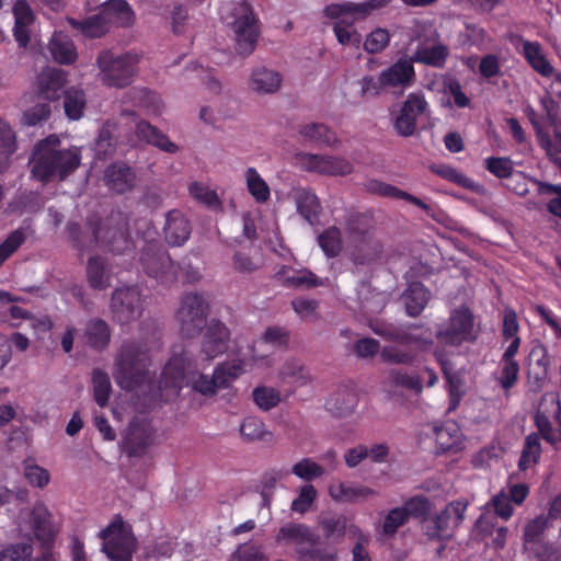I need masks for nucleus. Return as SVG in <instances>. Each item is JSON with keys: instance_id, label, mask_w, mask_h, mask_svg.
Returning <instances> with one entry per match:
<instances>
[{"instance_id": "f257e3e1", "label": "nucleus", "mask_w": 561, "mask_h": 561, "mask_svg": "<svg viewBox=\"0 0 561 561\" xmlns=\"http://www.w3.org/2000/svg\"><path fill=\"white\" fill-rule=\"evenodd\" d=\"M60 144L58 137L49 136L38 141L32 157V174L48 183L54 179L65 181L81 163V152L78 148L57 149Z\"/></svg>"}, {"instance_id": "f03ea898", "label": "nucleus", "mask_w": 561, "mask_h": 561, "mask_svg": "<svg viewBox=\"0 0 561 561\" xmlns=\"http://www.w3.org/2000/svg\"><path fill=\"white\" fill-rule=\"evenodd\" d=\"M152 359L146 343L129 340L122 343L114 363V379L126 390L134 391L151 382L156 375L151 371Z\"/></svg>"}, {"instance_id": "7ed1b4c3", "label": "nucleus", "mask_w": 561, "mask_h": 561, "mask_svg": "<svg viewBox=\"0 0 561 561\" xmlns=\"http://www.w3.org/2000/svg\"><path fill=\"white\" fill-rule=\"evenodd\" d=\"M390 2L391 0H367L362 3L351 1L331 3L323 9V13L330 19H340L334 23L333 31L341 45L358 46L360 35L353 28V24L356 21L365 20L374 11L387 7Z\"/></svg>"}, {"instance_id": "20e7f679", "label": "nucleus", "mask_w": 561, "mask_h": 561, "mask_svg": "<svg viewBox=\"0 0 561 561\" xmlns=\"http://www.w3.org/2000/svg\"><path fill=\"white\" fill-rule=\"evenodd\" d=\"M279 545H295L298 561H335L336 553L318 548L320 537L304 523L283 525L275 537Z\"/></svg>"}, {"instance_id": "39448f33", "label": "nucleus", "mask_w": 561, "mask_h": 561, "mask_svg": "<svg viewBox=\"0 0 561 561\" xmlns=\"http://www.w3.org/2000/svg\"><path fill=\"white\" fill-rule=\"evenodd\" d=\"M138 64L139 56L130 51L115 54L104 49L96 57L100 80L106 87L116 89L126 88L133 82Z\"/></svg>"}, {"instance_id": "423d86ee", "label": "nucleus", "mask_w": 561, "mask_h": 561, "mask_svg": "<svg viewBox=\"0 0 561 561\" xmlns=\"http://www.w3.org/2000/svg\"><path fill=\"white\" fill-rule=\"evenodd\" d=\"M231 27L236 37V50L243 57L250 56L256 47L261 30L260 20L248 2L237 3L231 12Z\"/></svg>"}, {"instance_id": "0eeeda50", "label": "nucleus", "mask_w": 561, "mask_h": 561, "mask_svg": "<svg viewBox=\"0 0 561 561\" xmlns=\"http://www.w3.org/2000/svg\"><path fill=\"white\" fill-rule=\"evenodd\" d=\"M103 539V551L111 561H131L136 538L131 526L124 522L121 515L100 533Z\"/></svg>"}, {"instance_id": "6e6552de", "label": "nucleus", "mask_w": 561, "mask_h": 561, "mask_svg": "<svg viewBox=\"0 0 561 561\" xmlns=\"http://www.w3.org/2000/svg\"><path fill=\"white\" fill-rule=\"evenodd\" d=\"M144 272L161 285L169 286L178 278V267L159 240L146 241L140 253Z\"/></svg>"}, {"instance_id": "1a4fd4ad", "label": "nucleus", "mask_w": 561, "mask_h": 561, "mask_svg": "<svg viewBox=\"0 0 561 561\" xmlns=\"http://www.w3.org/2000/svg\"><path fill=\"white\" fill-rule=\"evenodd\" d=\"M209 302L199 293L183 295L176 311L180 333L185 339L197 336L207 324Z\"/></svg>"}, {"instance_id": "9d476101", "label": "nucleus", "mask_w": 561, "mask_h": 561, "mask_svg": "<svg viewBox=\"0 0 561 561\" xmlns=\"http://www.w3.org/2000/svg\"><path fill=\"white\" fill-rule=\"evenodd\" d=\"M468 501L460 499L449 502L444 510L425 519L424 533L431 540H447L463 522Z\"/></svg>"}, {"instance_id": "9b49d317", "label": "nucleus", "mask_w": 561, "mask_h": 561, "mask_svg": "<svg viewBox=\"0 0 561 561\" xmlns=\"http://www.w3.org/2000/svg\"><path fill=\"white\" fill-rule=\"evenodd\" d=\"M534 423L542 439L553 447L561 445V399L558 393L543 396Z\"/></svg>"}, {"instance_id": "f8f14e48", "label": "nucleus", "mask_w": 561, "mask_h": 561, "mask_svg": "<svg viewBox=\"0 0 561 561\" xmlns=\"http://www.w3.org/2000/svg\"><path fill=\"white\" fill-rule=\"evenodd\" d=\"M156 430L150 421L146 419L134 417L126 428L122 439L121 447L123 453L129 458H141L148 449L154 444Z\"/></svg>"}, {"instance_id": "ddd939ff", "label": "nucleus", "mask_w": 561, "mask_h": 561, "mask_svg": "<svg viewBox=\"0 0 561 561\" xmlns=\"http://www.w3.org/2000/svg\"><path fill=\"white\" fill-rule=\"evenodd\" d=\"M113 320L119 324H127L142 313L141 291L138 286H123L116 288L111 298Z\"/></svg>"}, {"instance_id": "4468645a", "label": "nucleus", "mask_w": 561, "mask_h": 561, "mask_svg": "<svg viewBox=\"0 0 561 561\" xmlns=\"http://www.w3.org/2000/svg\"><path fill=\"white\" fill-rule=\"evenodd\" d=\"M428 103L421 93H410L401 104L397 114H392V126L401 137H411L415 134L417 118L423 115Z\"/></svg>"}, {"instance_id": "2eb2a0df", "label": "nucleus", "mask_w": 561, "mask_h": 561, "mask_svg": "<svg viewBox=\"0 0 561 561\" xmlns=\"http://www.w3.org/2000/svg\"><path fill=\"white\" fill-rule=\"evenodd\" d=\"M473 325L471 311L468 308H459L451 313L446 328L437 331L436 336L446 344L458 346L476 340Z\"/></svg>"}, {"instance_id": "dca6fc26", "label": "nucleus", "mask_w": 561, "mask_h": 561, "mask_svg": "<svg viewBox=\"0 0 561 561\" xmlns=\"http://www.w3.org/2000/svg\"><path fill=\"white\" fill-rule=\"evenodd\" d=\"M296 161L300 169L322 175H347L353 171V164L341 157L298 153Z\"/></svg>"}, {"instance_id": "f3484780", "label": "nucleus", "mask_w": 561, "mask_h": 561, "mask_svg": "<svg viewBox=\"0 0 561 561\" xmlns=\"http://www.w3.org/2000/svg\"><path fill=\"white\" fill-rule=\"evenodd\" d=\"M204 329L201 353L204 355V359L213 360L227 352L230 342V330L218 319H211Z\"/></svg>"}, {"instance_id": "a211bd4d", "label": "nucleus", "mask_w": 561, "mask_h": 561, "mask_svg": "<svg viewBox=\"0 0 561 561\" xmlns=\"http://www.w3.org/2000/svg\"><path fill=\"white\" fill-rule=\"evenodd\" d=\"M93 236L99 244L114 254H125L131 252L135 248L124 225L113 228H95L93 229Z\"/></svg>"}, {"instance_id": "6ab92c4d", "label": "nucleus", "mask_w": 561, "mask_h": 561, "mask_svg": "<svg viewBox=\"0 0 561 561\" xmlns=\"http://www.w3.org/2000/svg\"><path fill=\"white\" fill-rule=\"evenodd\" d=\"M417 329L419 327L416 325H411L408 329L398 328L391 324H380L373 327V331L376 334L398 344H416L420 348H424L431 345L433 343L432 334H416L414 331Z\"/></svg>"}, {"instance_id": "aec40b11", "label": "nucleus", "mask_w": 561, "mask_h": 561, "mask_svg": "<svg viewBox=\"0 0 561 561\" xmlns=\"http://www.w3.org/2000/svg\"><path fill=\"white\" fill-rule=\"evenodd\" d=\"M104 183L110 191L116 194H125L134 188L136 173L127 163L116 161L105 169Z\"/></svg>"}, {"instance_id": "412c9836", "label": "nucleus", "mask_w": 561, "mask_h": 561, "mask_svg": "<svg viewBox=\"0 0 561 561\" xmlns=\"http://www.w3.org/2000/svg\"><path fill=\"white\" fill-rule=\"evenodd\" d=\"M192 227L188 219L178 209L168 211L163 233L171 247H182L191 237Z\"/></svg>"}, {"instance_id": "4be33fe9", "label": "nucleus", "mask_w": 561, "mask_h": 561, "mask_svg": "<svg viewBox=\"0 0 561 561\" xmlns=\"http://www.w3.org/2000/svg\"><path fill=\"white\" fill-rule=\"evenodd\" d=\"M343 226L350 240L374 237L375 217L369 210L348 209L345 213Z\"/></svg>"}, {"instance_id": "5701e85b", "label": "nucleus", "mask_w": 561, "mask_h": 561, "mask_svg": "<svg viewBox=\"0 0 561 561\" xmlns=\"http://www.w3.org/2000/svg\"><path fill=\"white\" fill-rule=\"evenodd\" d=\"M380 73L387 88H407L415 80L412 59L400 58Z\"/></svg>"}, {"instance_id": "b1692460", "label": "nucleus", "mask_w": 561, "mask_h": 561, "mask_svg": "<svg viewBox=\"0 0 561 561\" xmlns=\"http://www.w3.org/2000/svg\"><path fill=\"white\" fill-rule=\"evenodd\" d=\"M100 12L108 27H129L135 22V12L126 0H107L101 4Z\"/></svg>"}, {"instance_id": "393cba45", "label": "nucleus", "mask_w": 561, "mask_h": 561, "mask_svg": "<svg viewBox=\"0 0 561 561\" xmlns=\"http://www.w3.org/2000/svg\"><path fill=\"white\" fill-rule=\"evenodd\" d=\"M188 362L185 353L173 355L164 365L159 380V390L172 388L179 391L185 378Z\"/></svg>"}, {"instance_id": "a878e982", "label": "nucleus", "mask_w": 561, "mask_h": 561, "mask_svg": "<svg viewBox=\"0 0 561 561\" xmlns=\"http://www.w3.org/2000/svg\"><path fill=\"white\" fill-rule=\"evenodd\" d=\"M348 259L355 265H369L380 257L382 252L381 243L374 237L351 240Z\"/></svg>"}, {"instance_id": "bb28decb", "label": "nucleus", "mask_w": 561, "mask_h": 561, "mask_svg": "<svg viewBox=\"0 0 561 561\" xmlns=\"http://www.w3.org/2000/svg\"><path fill=\"white\" fill-rule=\"evenodd\" d=\"M364 188L367 193L373 194V195L387 197V198H393V199H403L410 204H413V205L420 207L421 209H423L425 211H427L430 209V206L425 202H423L421 198H419L405 191H402L392 184L382 182L380 180L369 179L368 181H366L364 183Z\"/></svg>"}, {"instance_id": "cd10ccee", "label": "nucleus", "mask_w": 561, "mask_h": 561, "mask_svg": "<svg viewBox=\"0 0 561 561\" xmlns=\"http://www.w3.org/2000/svg\"><path fill=\"white\" fill-rule=\"evenodd\" d=\"M67 75L64 70L48 68L38 75V89L41 95L49 101H56L65 92Z\"/></svg>"}, {"instance_id": "c85d7f7f", "label": "nucleus", "mask_w": 561, "mask_h": 561, "mask_svg": "<svg viewBox=\"0 0 561 561\" xmlns=\"http://www.w3.org/2000/svg\"><path fill=\"white\" fill-rule=\"evenodd\" d=\"M31 524L34 535L43 546L51 545L55 540V531L51 514L43 503L34 505L31 512Z\"/></svg>"}, {"instance_id": "c756f323", "label": "nucleus", "mask_w": 561, "mask_h": 561, "mask_svg": "<svg viewBox=\"0 0 561 561\" xmlns=\"http://www.w3.org/2000/svg\"><path fill=\"white\" fill-rule=\"evenodd\" d=\"M294 199L298 214L310 225L319 221L322 206L319 197L311 188L300 187L295 191Z\"/></svg>"}, {"instance_id": "7c9ffc66", "label": "nucleus", "mask_w": 561, "mask_h": 561, "mask_svg": "<svg viewBox=\"0 0 561 561\" xmlns=\"http://www.w3.org/2000/svg\"><path fill=\"white\" fill-rule=\"evenodd\" d=\"M347 522H350V519L346 515L335 512H328L322 513L319 516L318 524L325 540L340 543L343 541L346 535Z\"/></svg>"}, {"instance_id": "2f4dec72", "label": "nucleus", "mask_w": 561, "mask_h": 561, "mask_svg": "<svg viewBox=\"0 0 561 561\" xmlns=\"http://www.w3.org/2000/svg\"><path fill=\"white\" fill-rule=\"evenodd\" d=\"M329 494L339 503H356L377 495V492L362 484L337 482L329 486Z\"/></svg>"}, {"instance_id": "473e14b6", "label": "nucleus", "mask_w": 561, "mask_h": 561, "mask_svg": "<svg viewBox=\"0 0 561 561\" xmlns=\"http://www.w3.org/2000/svg\"><path fill=\"white\" fill-rule=\"evenodd\" d=\"M522 54L528 65L540 76L550 78L553 75L554 68L543 55L541 45L538 42H530L526 39L522 42Z\"/></svg>"}, {"instance_id": "72a5a7b5", "label": "nucleus", "mask_w": 561, "mask_h": 561, "mask_svg": "<svg viewBox=\"0 0 561 561\" xmlns=\"http://www.w3.org/2000/svg\"><path fill=\"white\" fill-rule=\"evenodd\" d=\"M282 84L279 72L267 69L266 67L255 68L250 77L249 85L257 93H275Z\"/></svg>"}, {"instance_id": "f704fd0d", "label": "nucleus", "mask_w": 561, "mask_h": 561, "mask_svg": "<svg viewBox=\"0 0 561 561\" xmlns=\"http://www.w3.org/2000/svg\"><path fill=\"white\" fill-rule=\"evenodd\" d=\"M135 133L139 139L145 140L165 152L175 153L178 151V146L172 142L167 135L161 133L147 121H139L136 125Z\"/></svg>"}, {"instance_id": "c9c22d12", "label": "nucleus", "mask_w": 561, "mask_h": 561, "mask_svg": "<svg viewBox=\"0 0 561 561\" xmlns=\"http://www.w3.org/2000/svg\"><path fill=\"white\" fill-rule=\"evenodd\" d=\"M276 278L288 288H313L322 285L319 277L310 271L294 272L287 266H283L277 273Z\"/></svg>"}, {"instance_id": "e433bc0d", "label": "nucleus", "mask_w": 561, "mask_h": 561, "mask_svg": "<svg viewBox=\"0 0 561 561\" xmlns=\"http://www.w3.org/2000/svg\"><path fill=\"white\" fill-rule=\"evenodd\" d=\"M84 339L87 344L94 350L106 348L111 342L108 323L100 318L91 319L84 328Z\"/></svg>"}, {"instance_id": "4c0bfd02", "label": "nucleus", "mask_w": 561, "mask_h": 561, "mask_svg": "<svg viewBox=\"0 0 561 561\" xmlns=\"http://www.w3.org/2000/svg\"><path fill=\"white\" fill-rule=\"evenodd\" d=\"M67 22L73 30L79 31L88 38H100L110 31V27L100 11L83 20L68 18Z\"/></svg>"}, {"instance_id": "58836bf2", "label": "nucleus", "mask_w": 561, "mask_h": 561, "mask_svg": "<svg viewBox=\"0 0 561 561\" xmlns=\"http://www.w3.org/2000/svg\"><path fill=\"white\" fill-rule=\"evenodd\" d=\"M298 134L307 141L319 145L333 146L337 142V136L323 123H308L297 126Z\"/></svg>"}, {"instance_id": "ea45409f", "label": "nucleus", "mask_w": 561, "mask_h": 561, "mask_svg": "<svg viewBox=\"0 0 561 561\" xmlns=\"http://www.w3.org/2000/svg\"><path fill=\"white\" fill-rule=\"evenodd\" d=\"M430 297V290L421 282L411 283L404 293L407 313L411 317H417L421 314L426 307Z\"/></svg>"}, {"instance_id": "a19ab883", "label": "nucleus", "mask_w": 561, "mask_h": 561, "mask_svg": "<svg viewBox=\"0 0 561 561\" xmlns=\"http://www.w3.org/2000/svg\"><path fill=\"white\" fill-rule=\"evenodd\" d=\"M448 56V46L436 44L416 49L411 59L413 62L442 69L445 67Z\"/></svg>"}, {"instance_id": "79ce46f5", "label": "nucleus", "mask_w": 561, "mask_h": 561, "mask_svg": "<svg viewBox=\"0 0 561 561\" xmlns=\"http://www.w3.org/2000/svg\"><path fill=\"white\" fill-rule=\"evenodd\" d=\"M539 433H530L525 437L520 457L518 460V470L526 471L536 466L541 458L542 448Z\"/></svg>"}, {"instance_id": "37998d69", "label": "nucleus", "mask_w": 561, "mask_h": 561, "mask_svg": "<svg viewBox=\"0 0 561 561\" xmlns=\"http://www.w3.org/2000/svg\"><path fill=\"white\" fill-rule=\"evenodd\" d=\"M49 51L54 60L60 65H71L77 59L76 46L68 37L61 34H54L49 45Z\"/></svg>"}, {"instance_id": "c03bdc74", "label": "nucleus", "mask_w": 561, "mask_h": 561, "mask_svg": "<svg viewBox=\"0 0 561 561\" xmlns=\"http://www.w3.org/2000/svg\"><path fill=\"white\" fill-rule=\"evenodd\" d=\"M550 360L545 348H533L529 353L528 378L534 379L537 387H541L547 379Z\"/></svg>"}, {"instance_id": "a18cd8bd", "label": "nucleus", "mask_w": 561, "mask_h": 561, "mask_svg": "<svg viewBox=\"0 0 561 561\" xmlns=\"http://www.w3.org/2000/svg\"><path fill=\"white\" fill-rule=\"evenodd\" d=\"M135 106L144 108L149 114H161L160 96L147 88H133L127 92Z\"/></svg>"}, {"instance_id": "49530a36", "label": "nucleus", "mask_w": 561, "mask_h": 561, "mask_svg": "<svg viewBox=\"0 0 561 561\" xmlns=\"http://www.w3.org/2000/svg\"><path fill=\"white\" fill-rule=\"evenodd\" d=\"M318 245L329 259L337 257L343 249L342 231L335 226L324 229L317 238Z\"/></svg>"}, {"instance_id": "de8ad7c7", "label": "nucleus", "mask_w": 561, "mask_h": 561, "mask_svg": "<svg viewBox=\"0 0 561 561\" xmlns=\"http://www.w3.org/2000/svg\"><path fill=\"white\" fill-rule=\"evenodd\" d=\"M244 373V362L242 359L226 360L218 364L214 374L220 389H227Z\"/></svg>"}, {"instance_id": "09e8293b", "label": "nucleus", "mask_w": 561, "mask_h": 561, "mask_svg": "<svg viewBox=\"0 0 561 561\" xmlns=\"http://www.w3.org/2000/svg\"><path fill=\"white\" fill-rule=\"evenodd\" d=\"M240 434L244 440L271 442L273 433L266 430L264 422L256 416H247L240 425Z\"/></svg>"}, {"instance_id": "8fccbe9b", "label": "nucleus", "mask_w": 561, "mask_h": 561, "mask_svg": "<svg viewBox=\"0 0 561 561\" xmlns=\"http://www.w3.org/2000/svg\"><path fill=\"white\" fill-rule=\"evenodd\" d=\"M89 286L96 290H103L110 286V276L106 274L105 262L99 256H91L87 265Z\"/></svg>"}, {"instance_id": "3c124183", "label": "nucleus", "mask_w": 561, "mask_h": 561, "mask_svg": "<svg viewBox=\"0 0 561 561\" xmlns=\"http://www.w3.org/2000/svg\"><path fill=\"white\" fill-rule=\"evenodd\" d=\"M460 430L456 423H446L435 427V440L439 453L458 449Z\"/></svg>"}, {"instance_id": "603ef678", "label": "nucleus", "mask_w": 561, "mask_h": 561, "mask_svg": "<svg viewBox=\"0 0 561 561\" xmlns=\"http://www.w3.org/2000/svg\"><path fill=\"white\" fill-rule=\"evenodd\" d=\"M247 188L256 203L263 204L270 199L271 190L255 168L245 171Z\"/></svg>"}, {"instance_id": "864d4df0", "label": "nucleus", "mask_w": 561, "mask_h": 561, "mask_svg": "<svg viewBox=\"0 0 561 561\" xmlns=\"http://www.w3.org/2000/svg\"><path fill=\"white\" fill-rule=\"evenodd\" d=\"M93 399L101 408L107 405L112 393L110 376L106 371L95 368L92 371Z\"/></svg>"}, {"instance_id": "5fc2aeb1", "label": "nucleus", "mask_w": 561, "mask_h": 561, "mask_svg": "<svg viewBox=\"0 0 561 561\" xmlns=\"http://www.w3.org/2000/svg\"><path fill=\"white\" fill-rule=\"evenodd\" d=\"M279 377L284 382H293L297 387L305 386L310 380L308 370L297 359L286 360L280 368Z\"/></svg>"}, {"instance_id": "6e6d98bb", "label": "nucleus", "mask_w": 561, "mask_h": 561, "mask_svg": "<svg viewBox=\"0 0 561 561\" xmlns=\"http://www.w3.org/2000/svg\"><path fill=\"white\" fill-rule=\"evenodd\" d=\"M188 192L194 199L205 205L209 209L215 211L221 210L222 203L218 194L216 193V191L209 188V186H207L206 184L201 182H193L188 186Z\"/></svg>"}, {"instance_id": "4d7b16f0", "label": "nucleus", "mask_w": 561, "mask_h": 561, "mask_svg": "<svg viewBox=\"0 0 561 561\" xmlns=\"http://www.w3.org/2000/svg\"><path fill=\"white\" fill-rule=\"evenodd\" d=\"M85 94L82 90L69 89L64 92V107L68 118L79 119L85 107Z\"/></svg>"}, {"instance_id": "13d9d810", "label": "nucleus", "mask_w": 561, "mask_h": 561, "mask_svg": "<svg viewBox=\"0 0 561 561\" xmlns=\"http://www.w3.org/2000/svg\"><path fill=\"white\" fill-rule=\"evenodd\" d=\"M531 183L537 186L538 195H551L556 197L551 198L547 204V210L561 219V184H551L548 182L540 181L538 179H531Z\"/></svg>"}, {"instance_id": "bf43d9fd", "label": "nucleus", "mask_w": 561, "mask_h": 561, "mask_svg": "<svg viewBox=\"0 0 561 561\" xmlns=\"http://www.w3.org/2000/svg\"><path fill=\"white\" fill-rule=\"evenodd\" d=\"M401 508L405 512L408 519L410 517L422 519L425 525V519H428L427 515L431 511V502L424 495H414L408 499Z\"/></svg>"}, {"instance_id": "052dcab7", "label": "nucleus", "mask_w": 561, "mask_h": 561, "mask_svg": "<svg viewBox=\"0 0 561 561\" xmlns=\"http://www.w3.org/2000/svg\"><path fill=\"white\" fill-rule=\"evenodd\" d=\"M484 168L501 180H508L514 173L513 161L508 157H488L484 160Z\"/></svg>"}, {"instance_id": "680f3d73", "label": "nucleus", "mask_w": 561, "mask_h": 561, "mask_svg": "<svg viewBox=\"0 0 561 561\" xmlns=\"http://www.w3.org/2000/svg\"><path fill=\"white\" fill-rule=\"evenodd\" d=\"M23 468L24 477L31 485L42 489L49 483V472L45 468L36 465L33 459H26L23 463Z\"/></svg>"}, {"instance_id": "e2e57ef3", "label": "nucleus", "mask_w": 561, "mask_h": 561, "mask_svg": "<svg viewBox=\"0 0 561 561\" xmlns=\"http://www.w3.org/2000/svg\"><path fill=\"white\" fill-rule=\"evenodd\" d=\"M253 400L260 409L268 411L279 403L280 393L274 388L261 386L253 390Z\"/></svg>"}, {"instance_id": "0e129e2a", "label": "nucleus", "mask_w": 561, "mask_h": 561, "mask_svg": "<svg viewBox=\"0 0 561 561\" xmlns=\"http://www.w3.org/2000/svg\"><path fill=\"white\" fill-rule=\"evenodd\" d=\"M33 546L28 542L8 545L0 551V561H28Z\"/></svg>"}, {"instance_id": "69168bd1", "label": "nucleus", "mask_w": 561, "mask_h": 561, "mask_svg": "<svg viewBox=\"0 0 561 561\" xmlns=\"http://www.w3.org/2000/svg\"><path fill=\"white\" fill-rule=\"evenodd\" d=\"M291 472L305 481H312L323 476L324 469L310 458H304L293 466Z\"/></svg>"}, {"instance_id": "338daca9", "label": "nucleus", "mask_w": 561, "mask_h": 561, "mask_svg": "<svg viewBox=\"0 0 561 561\" xmlns=\"http://www.w3.org/2000/svg\"><path fill=\"white\" fill-rule=\"evenodd\" d=\"M519 364L517 362H501L500 375L496 381L504 391H510L517 382Z\"/></svg>"}, {"instance_id": "774afa93", "label": "nucleus", "mask_w": 561, "mask_h": 561, "mask_svg": "<svg viewBox=\"0 0 561 561\" xmlns=\"http://www.w3.org/2000/svg\"><path fill=\"white\" fill-rule=\"evenodd\" d=\"M408 517L403 508L396 507L390 510L385 516L382 523V533L386 536H393L398 529L408 523Z\"/></svg>"}]
</instances>
